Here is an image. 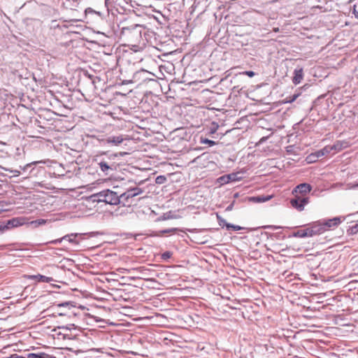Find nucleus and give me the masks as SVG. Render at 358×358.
<instances>
[{"label":"nucleus","mask_w":358,"mask_h":358,"mask_svg":"<svg viewBox=\"0 0 358 358\" xmlns=\"http://www.w3.org/2000/svg\"><path fill=\"white\" fill-rule=\"evenodd\" d=\"M34 223H38V224H43L45 223V220H38L34 222Z\"/></svg>","instance_id":"473e14b6"},{"label":"nucleus","mask_w":358,"mask_h":358,"mask_svg":"<svg viewBox=\"0 0 358 358\" xmlns=\"http://www.w3.org/2000/svg\"><path fill=\"white\" fill-rule=\"evenodd\" d=\"M217 219L218 221V223L222 227H226L227 229H233L234 231H239L242 229V227L238 225H234L230 223H227L226 220L222 218L220 215H217Z\"/></svg>","instance_id":"1a4fd4ad"},{"label":"nucleus","mask_w":358,"mask_h":358,"mask_svg":"<svg viewBox=\"0 0 358 358\" xmlns=\"http://www.w3.org/2000/svg\"><path fill=\"white\" fill-rule=\"evenodd\" d=\"M24 223V219L22 217H14L5 222H0V234L7 230L21 226Z\"/></svg>","instance_id":"39448f33"},{"label":"nucleus","mask_w":358,"mask_h":358,"mask_svg":"<svg viewBox=\"0 0 358 358\" xmlns=\"http://www.w3.org/2000/svg\"><path fill=\"white\" fill-rule=\"evenodd\" d=\"M309 202L308 197L300 196L299 194L294 195V197L290 199V203L293 208L302 211L304 206Z\"/></svg>","instance_id":"423d86ee"},{"label":"nucleus","mask_w":358,"mask_h":358,"mask_svg":"<svg viewBox=\"0 0 358 358\" xmlns=\"http://www.w3.org/2000/svg\"><path fill=\"white\" fill-rule=\"evenodd\" d=\"M117 157V154H111L106 157H103L98 162L100 170L104 176H111L116 170L115 162H113Z\"/></svg>","instance_id":"7ed1b4c3"},{"label":"nucleus","mask_w":358,"mask_h":358,"mask_svg":"<svg viewBox=\"0 0 358 358\" xmlns=\"http://www.w3.org/2000/svg\"><path fill=\"white\" fill-rule=\"evenodd\" d=\"M286 152L288 154H294V145H289L286 147Z\"/></svg>","instance_id":"b1692460"},{"label":"nucleus","mask_w":358,"mask_h":358,"mask_svg":"<svg viewBox=\"0 0 358 358\" xmlns=\"http://www.w3.org/2000/svg\"><path fill=\"white\" fill-rule=\"evenodd\" d=\"M352 188H358V182L354 185Z\"/></svg>","instance_id":"ea45409f"},{"label":"nucleus","mask_w":358,"mask_h":358,"mask_svg":"<svg viewBox=\"0 0 358 358\" xmlns=\"http://www.w3.org/2000/svg\"><path fill=\"white\" fill-rule=\"evenodd\" d=\"M234 201H233L230 205H229L227 208H226V210L227 211H231L233 208H234Z\"/></svg>","instance_id":"7c9ffc66"},{"label":"nucleus","mask_w":358,"mask_h":358,"mask_svg":"<svg viewBox=\"0 0 358 358\" xmlns=\"http://www.w3.org/2000/svg\"><path fill=\"white\" fill-rule=\"evenodd\" d=\"M200 142L201 143L203 144H208L209 146H213L216 144V143L214 141L202 137L201 138Z\"/></svg>","instance_id":"a211bd4d"},{"label":"nucleus","mask_w":358,"mask_h":358,"mask_svg":"<svg viewBox=\"0 0 358 358\" xmlns=\"http://www.w3.org/2000/svg\"><path fill=\"white\" fill-rule=\"evenodd\" d=\"M268 137H262L260 140H259V143H262L263 142H264L266 139H267Z\"/></svg>","instance_id":"c9c22d12"},{"label":"nucleus","mask_w":358,"mask_h":358,"mask_svg":"<svg viewBox=\"0 0 358 358\" xmlns=\"http://www.w3.org/2000/svg\"><path fill=\"white\" fill-rule=\"evenodd\" d=\"M357 213H358V211H357Z\"/></svg>","instance_id":"de8ad7c7"},{"label":"nucleus","mask_w":358,"mask_h":358,"mask_svg":"<svg viewBox=\"0 0 358 358\" xmlns=\"http://www.w3.org/2000/svg\"><path fill=\"white\" fill-rule=\"evenodd\" d=\"M60 268H64V265L60 266Z\"/></svg>","instance_id":"37998d69"},{"label":"nucleus","mask_w":358,"mask_h":358,"mask_svg":"<svg viewBox=\"0 0 358 358\" xmlns=\"http://www.w3.org/2000/svg\"><path fill=\"white\" fill-rule=\"evenodd\" d=\"M10 358H24V357L19 356V355L15 354V355H11Z\"/></svg>","instance_id":"f704fd0d"},{"label":"nucleus","mask_w":358,"mask_h":358,"mask_svg":"<svg viewBox=\"0 0 358 358\" xmlns=\"http://www.w3.org/2000/svg\"><path fill=\"white\" fill-rule=\"evenodd\" d=\"M326 230L329 229L331 227H336L341 223V219L338 217H334L333 219L328 220L322 222Z\"/></svg>","instance_id":"4468645a"},{"label":"nucleus","mask_w":358,"mask_h":358,"mask_svg":"<svg viewBox=\"0 0 358 358\" xmlns=\"http://www.w3.org/2000/svg\"><path fill=\"white\" fill-rule=\"evenodd\" d=\"M166 181V178L164 176H158L155 179V182L159 185L164 184Z\"/></svg>","instance_id":"aec40b11"},{"label":"nucleus","mask_w":358,"mask_h":358,"mask_svg":"<svg viewBox=\"0 0 358 358\" xmlns=\"http://www.w3.org/2000/svg\"><path fill=\"white\" fill-rule=\"evenodd\" d=\"M103 278H105L106 280H108V279L106 276H103Z\"/></svg>","instance_id":"c03bdc74"},{"label":"nucleus","mask_w":358,"mask_h":358,"mask_svg":"<svg viewBox=\"0 0 358 358\" xmlns=\"http://www.w3.org/2000/svg\"><path fill=\"white\" fill-rule=\"evenodd\" d=\"M253 199L256 200L258 202H264V201H268L270 199V196H268V197L257 196V197H254Z\"/></svg>","instance_id":"4be33fe9"},{"label":"nucleus","mask_w":358,"mask_h":358,"mask_svg":"<svg viewBox=\"0 0 358 358\" xmlns=\"http://www.w3.org/2000/svg\"><path fill=\"white\" fill-rule=\"evenodd\" d=\"M334 149V146H326L321 150L322 155H326Z\"/></svg>","instance_id":"6ab92c4d"},{"label":"nucleus","mask_w":358,"mask_h":358,"mask_svg":"<svg viewBox=\"0 0 358 358\" xmlns=\"http://www.w3.org/2000/svg\"><path fill=\"white\" fill-rule=\"evenodd\" d=\"M312 189L310 185L308 183H301L297 185L293 190V194H301V196H305L307 193H309Z\"/></svg>","instance_id":"6e6552de"},{"label":"nucleus","mask_w":358,"mask_h":358,"mask_svg":"<svg viewBox=\"0 0 358 358\" xmlns=\"http://www.w3.org/2000/svg\"><path fill=\"white\" fill-rule=\"evenodd\" d=\"M29 358H41V356L39 355L35 354V353H30L28 355Z\"/></svg>","instance_id":"cd10ccee"},{"label":"nucleus","mask_w":358,"mask_h":358,"mask_svg":"<svg viewBox=\"0 0 358 358\" xmlns=\"http://www.w3.org/2000/svg\"><path fill=\"white\" fill-rule=\"evenodd\" d=\"M136 196V193H133L132 191L129 189L125 192L122 193L119 196L120 203H122L123 206H126L129 203V199Z\"/></svg>","instance_id":"9d476101"},{"label":"nucleus","mask_w":358,"mask_h":358,"mask_svg":"<svg viewBox=\"0 0 358 358\" xmlns=\"http://www.w3.org/2000/svg\"><path fill=\"white\" fill-rule=\"evenodd\" d=\"M177 231H178V229H177V228H171V229H168L162 230L159 233L161 234H164L173 233Z\"/></svg>","instance_id":"412c9836"},{"label":"nucleus","mask_w":358,"mask_h":358,"mask_svg":"<svg viewBox=\"0 0 358 358\" xmlns=\"http://www.w3.org/2000/svg\"><path fill=\"white\" fill-rule=\"evenodd\" d=\"M243 73L248 76L250 78L253 77L255 74V72L252 71H245Z\"/></svg>","instance_id":"bb28decb"},{"label":"nucleus","mask_w":358,"mask_h":358,"mask_svg":"<svg viewBox=\"0 0 358 358\" xmlns=\"http://www.w3.org/2000/svg\"><path fill=\"white\" fill-rule=\"evenodd\" d=\"M85 236H81V237H77V238H78V240H79V241H80L81 240L85 239Z\"/></svg>","instance_id":"4c0bfd02"},{"label":"nucleus","mask_w":358,"mask_h":358,"mask_svg":"<svg viewBox=\"0 0 358 358\" xmlns=\"http://www.w3.org/2000/svg\"><path fill=\"white\" fill-rule=\"evenodd\" d=\"M31 164H27L26 166L22 167L20 166V169L23 171H25L28 168L31 167Z\"/></svg>","instance_id":"72a5a7b5"},{"label":"nucleus","mask_w":358,"mask_h":358,"mask_svg":"<svg viewBox=\"0 0 358 358\" xmlns=\"http://www.w3.org/2000/svg\"><path fill=\"white\" fill-rule=\"evenodd\" d=\"M143 27L141 24H127L121 28L120 37L122 40L130 43L133 47H137L136 43H139L142 38V31Z\"/></svg>","instance_id":"f257e3e1"},{"label":"nucleus","mask_w":358,"mask_h":358,"mask_svg":"<svg viewBox=\"0 0 358 358\" xmlns=\"http://www.w3.org/2000/svg\"><path fill=\"white\" fill-rule=\"evenodd\" d=\"M171 252H164V253L162 255V257H163L164 259H168V258H169V257H171Z\"/></svg>","instance_id":"c756f323"},{"label":"nucleus","mask_w":358,"mask_h":358,"mask_svg":"<svg viewBox=\"0 0 358 358\" xmlns=\"http://www.w3.org/2000/svg\"><path fill=\"white\" fill-rule=\"evenodd\" d=\"M303 69L300 68V69H296L294 70V77L292 78V82L295 84V85H298L299 84L301 80H303Z\"/></svg>","instance_id":"ddd939ff"},{"label":"nucleus","mask_w":358,"mask_h":358,"mask_svg":"<svg viewBox=\"0 0 358 358\" xmlns=\"http://www.w3.org/2000/svg\"><path fill=\"white\" fill-rule=\"evenodd\" d=\"M316 154H317V157H322V155L321 150H318V151L317 152V153H316Z\"/></svg>","instance_id":"e433bc0d"},{"label":"nucleus","mask_w":358,"mask_h":358,"mask_svg":"<svg viewBox=\"0 0 358 358\" xmlns=\"http://www.w3.org/2000/svg\"><path fill=\"white\" fill-rule=\"evenodd\" d=\"M274 31H278V28H277V29H274Z\"/></svg>","instance_id":"a18cd8bd"},{"label":"nucleus","mask_w":358,"mask_h":358,"mask_svg":"<svg viewBox=\"0 0 358 358\" xmlns=\"http://www.w3.org/2000/svg\"><path fill=\"white\" fill-rule=\"evenodd\" d=\"M29 279L34 280L36 282H50L52 281H54L53 278L52 277H48L43 275H29Z\"/></svg>","instance_id":"9b49d317"},{"label":"nucleus","mask_w":358,"mask_h":358,"mask_svg":"<svg viewBox=\"0 0 358 358\" xmlns=\"http://www.w3.org/2000/svg\"><path fill=\"white\" fill-rule=\"evenodd\" d=\"M298 96H299V94H294L291 97V99L289 101H287V102L292 103V102L294 101L297 99Z\"/></svg>","instance_id":"c85d7f7f"},{"label":"nucleus","mask_w":358,"mask_h":358,"mask_svg":"<svg viewBox=\"0 0 358 358\" xmlns=\"http://www.w3.org/2000/svg\"><path fill=\"white\" fill-rule=\"evenodd\" d=\"M218 128V125L215 124V122H213L212 127H210V134H214L216 132L217 129Z\"/></svg>","instance_id":"393cba45"},{"label":"nucleus","mask_w":358,"mask_h":358,"mask_svg":"<svg viewBox=\"0 0 358 358\" xmlns=\"http://www.w3.org/2000/svg\"><path fill=\"white\" fill-rule=\"evenodd\" d=\"M105 3L108 6V4L110 3V0H105Z\"/></svg>","instance_id":"58836bf2"},{"label":"nucleus","mask_w":358,"mask_h":358,"mask_svg":"<svg viewBox=\"0 0 358 358\" xmlns=\"http://www.w3.org/2000/svg\"><path fill=\"white\" fill-rule=\"evenodd\" d=\"M266 228H273V226H266L265 227Z\"/></svg>","instance_id":"79ce46f5"},{"label":"nucleus","mask_w":358,"mask_h":358,"mask_svg":"<svg viewBox=\"0 0 358 358\" xmlns=\"http://www.w3.org/2000/svg\"><path fill=\"white\" fill-rule=\"evenodd\" d=\"M92 197L94 198L93 201H96L97 202H104L110 205L120 204V200H121V199L119 197V195H117L116 192L108 189L94 194L92 196Z\"/></svg>","instance_id":"f03ea898"},{"label":"nucleus","mask_w":358,"mask_h":358,"mask_svg":"<svg viewBox=\"0 0 358 358\" xmlns=\"http://www.w3.org/2000/svg\"><path fill=\"white\" fill-rule=\"evenodd\" d=\"M310 231L313 236L317 234L324 233L326 230L325 227L322 222L318 221L310 224Z\"/></svg>","instance_id":"0eeeda50"},{"label":"nucleus","mask_w":358,"mask_h":358,"mask_svg":"<svg viewBox=\"0 0 358 358\" xmlns=\"http://www.w3.org/2000/svg\"><path fill=\"white\" fill-rule=\"evenodd\" d=\"M348 234L350 235L356 234L358 233V224H355L353 226L350 227L348 231Z\"/></svg>","instance_id":"f3484780"},{"label":"nucleus","mask_w":358,"mask_h":358,"mask_svg":"<svg viewBox=\"0 0 358 358\" xmlns=\"http://www.w3.org/2000/svg\"><path fill=\"white\" fill-rule=\"evenodd\" d=\"M145 73V71H140L139 73H137L136 74V76H138V75H139L140 73Z\"/></svg>","instance_id":"a19ab883"},{"label":"nucleus","mask_w":358,"mask_h":358,"mask_svg":"<svg viewBox=\"0 0 358 358\" xmlns=\"http://www.w3.org/2000/svg\"><path fill=\"white\" fill-rule=\"evenodd\" d=\"M133 193H136V196L141 194L143 192L142 189L135 187L134 188H130Z\"/></svg>","instance_id":"5701e85b"},{"label":"nucleus","mask_w":358,"mask_h":358,"mask_svg":"<svg viewBox=\"0 0 358 358\" xmlns=\"http://www.w3.org/2000/svg\"><path fill=\"white\" fill-rule=\"evenodd\" d=\"M84 75L85 76H86L87 78H90L91 80H92V83H94V76L93 75H91L88 73V71H84Z\"/></svg>","instance_id":"a878e982"},{"label":"nucleus","mask_w":358,"mask_h":358,"mask_svg":"<svg viewBox=\"0 0 358 358\" xmlns=\"http://www.w3.org/2000/svg\"><path fill=\"white\" fill-rule=\"evenodd\" d=\"M98 232H90L87 234V235L90 237H94L96 234H97ZM87 234H79V233H74V234H70L64 236L61 238L55 239L53 241H50V243L57 245L59 243H61L63 241H67L69 243L74 244V245H79L80 241L78 240L77 237H81L83 236H86Z\"/></svg>","instance_id":"20e7f679"},{"label":"nucleus","mask_w":358,"mask_h":358,"mask_svg":"<svg viewBox=\"0 0 358 358\" xmlns=\"http://www.w3.org/2000/svg\"><path fill=\"white\" fill-rule=\"evenodd\" d=\"M137 268L141 269V268H143V267L141 266V267H138Z\"/></svg>","instance_id":"49530a36"},{"label":"nucleus","mask_w":358,"mask_h":358,"mask_svg":"<svg viewBox=\"0 0 358 358\" xmlns=\"http://www.w3.org/2000/svg\"><path fill=\"white\" fill-rule=\"evenodd\" d=\"M294 236L299 238L311 237L313 236V234L309 227L305 229L298 230L294 234Z\"/></svg>","instance_id":"2eb2a0df"},{"label":"nucleus","mask_w":358,"mask_h":358,"mask_svg":"<svg viewBox=\"0 0 358 358\" xmlns=\"http://www.w3.org/2000/svg\"><path fill=\"white\" fill-rule=\"evenodd\" d=\"M10 172L13 173L14 176H19L20 174V171L18 170H10Z\"/></svg>","instance_id":"2f4dec72"},{"label":"nucleus","mask_w":358,"mask_h":358,"mask_svg":"<svg viewBox=\"0 0 358 358\" xmlns=\"http://www.w3.org/2000/svg\"><path fill=\"white\" fill-rule=\"evenodd\" d=\"M350 10L356 19H358V0H350Z\"/></svg>","instance_id":"dca6fc26"},{"label":"nucleus","mask_w":358,"mask_h":358,"mask_svg":"<svg viewBox=\"0 0 358 358\" xmlns=\"http://www.w3.org/2000/svg\"><path fill=\"white\" fill-rule=\"evenodd\" d=\"M123 141H124V138L121 135L116 136H109L107 138H106L105 140H103V141L106 143L112 144L114 145H119L120 144H121L123 142Z\"/></svg>","instance_id":"f8f14e48"}]
</instances>
